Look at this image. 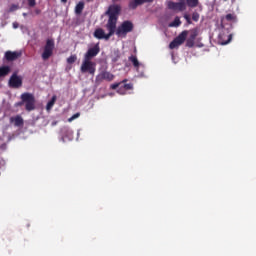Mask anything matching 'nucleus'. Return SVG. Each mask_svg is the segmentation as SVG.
I'll list each match as a JSON object with an SVG mask.
<instances>
[{
	"instance_id": "obj_1",
	"label": "nucleus",
	"mask_w": 256,
	"mask_h": 256,
	"mask_svg": "<svg viewBox=\"0 0 256 256\" xmlns=\"http://www.w3.org/2000/svg\"><path fill=\"white\" fill-rule=\"evenodd\" d=\"M121 13V5H110L106 11L108 15V21L106 23V29L108 30V39L117 33V22Z\"/></svg>"
},
{
	"instance_id": "obj_2",
	"label": "nucleus",
	"mask_w": 256,
	"mask_h": 256,
	"mask_svg": "<svg viewBox=\"0 0 256 256\" xmlns=\"http://www.w3.org/2000/svg\"><path fill=\"white\" fill-rule=\"evenodd\" d=\"M25 103V109L27 111H33L36 107V99L33 95V93H22L21 94V101H18V103H16L17 106H22Z\"/></svg>"
},
{
	"instance_id": "obj_3",
	"label": "nucleus",
	"mask_w": 256,
	"mask_h": 256,
	"mask_svg": "<svg viewBox=\"0 0 256 256\" xmlns=\"http://www.w3.org/2000/svg\"><path fill=\"white\" fill-rule=\"evenodd\" d=\"M82 73H90V75H95L96 73V63L91 61L89 50L85 53L83 62L81 64Z\"/></svg>"
},
{
	"instance_id": "obj_4",
	"label": "nucleus",
	"mask_w": 256,
	"mask_h": 256,
	"mask_svg": "<svg viewBox=\"0 0 256 256\" xmlns=\"http://www.w3.org/2000/svg\"><path fill=\"white\" fill-rule=\"evenodd\" d=\"M133 29L134 23H132V21H123L116 29V35H118V37H127V33H131Z\"/></svg>"
},
{
	"instance_id": "obj_5",
	"label": "nucleus",
	"mask_w": 256,
	"mask_h": 256,
	"mask_svg": "<svg viewBox=\"0 0 256 256\" xmlns=\"http://www.w3.org/2000/svg\"><path fill=\"white\" fill-rule=\"evenodd\" d=\"M127 79H123L120 83H112V89H118V92L121 94H125L126 91L133 89V83H127Z\"/></svg>"
},
{
	"instance_id": "obj_6",
	"label": "nucleus",
	"mask_w": 256,
	"mask_h": 256,
	"mask_svg": "<svg viewBox=\"0 0 256 256\" xmlns=\"http://www.w3.org/2000/svg\"><path fill=\"white\" fill-rule=\"evenodd\" d=\"M188 33V31H182L181 33H179V35L170 42V49H176V47H179L180 45H182V43H185L188 37Z\"/></svg>"
},
{
	"instance_id": "obj_7",
	"label": "nucleus",
	"mask_w": 256,
	"mask_h": 256,
	"mask_svg": "<svg viewBox=\"0 0 256 256\" xmlns=\"http://www.w3.org/2000/svg\"><path fill=\"white\" fill-rule=\"evenodd\" d=\"M55 49V41L54 39H47L46 45L44 47V51L42 53V59L47 60L53 55V51Z\"/></svg>"
},
{
	"instance_id": "obj_8",
	"label": "nucleus",
	"mask_w": 256,
	"mask_h": 256,
	"mask_svg": "<svg viewBox=\"0 0 256 256\" xmlns=\"http://www.w3.org/2000/svg\"><path fill=\"white\" fill-rule=\"evenodd\" d=\"M22 85H23V79L21 75H18L17 72L12 73L8 81V86L12 87L13 89H19V87H22Z\"/></svg>"
},
{
	"instance_id": "obj_9",
	"label": "nucleus",
	"mask_w": 256,
	"mask_h": 256,
	"mask_svg": "<svg viewBox=\"0 0 256 256\" xmlns=\"http://www.w3.org/2000/svg\"><path fill=\"white\" fill-rule=\"evenodd\" d=\"M115 75L111 73L110 71H100L98 75H96V83H101V81H113Z\"/></svg>"
},
{
	"instance_id": "obj_10",
	"label": "nucleus",
	"mask_w": 256,
	"mask_h": 256,
	"mask_svg": "<svg viewBox=\"0 0 256 256\" xmlns=\"http://www.w3.org/2000/svg\"><path fill=\"white\" fill-rule=\"evenodd\" d=\"M169 8L174 9V11H185L187 9L186 0H178V2L172 1L169 3Z\"/></svg>"
},
{
	"instance_id": "obj_11",
	"label": "nucleus",
	"mask_w": 256,
	"mask_h": 256,
	"mask_svg": "<svg viewBox=\"0 0 256 256\" xmlns=\"http://www.w3.org/2000/svg\"><path fill=\"white\" fill-rule=\"evenodd\" d=\"M22 51H6L5 52V59L6 61H16L21 57Z\"/></svg>"
},
{
	"instance_id": "obj_12",
	"label": "nucleus",
	"mask_w": 256,
	"mask_h": 256,
	"mask_svg": "<svg viewBox=\"0 0 256 256\" xmlns=\"http://www.w3.org/2000/svg\"><path fill=\"white\" fill-rule=\"evenodd\" d=\"M100 45L99 43H96V45H94V47H90V49H88V55L90 58V61H92L93 57H96L98 55V53H100Z\"/></svg>"
},
{
	"instance_id": "obj_13",
	"label": "nucleus",
	"mask_w": 256,
	"mask_h": 256,
	"mask_svg": "<svg viewBox=\"0 0 256 256\" xmlns=\"http://www.w3.org/2000/svg\"><path fill=\"white\" fill-rule=\"evenodd\" d=\"M94 37H96V39H109L108 33H105L104 29L102 28L95 29Z\"/></svg>"
},
{
	"instance_id": "obj_14",
	"label": "nucleus",
	"mask_w": 256,
	"mask_h": 256,
	"mask_svg": "<svg viewBox=\"0 0 256 256\" xmlns=\"http://www.w3.org/2000/svg\"><path fill=\"white\" fill-rule=\"evenodd\" d=\"M128 60L131 61V63L134 65L135 69H139L141 63H140L137 55H130V57H128Z\"/></svg>"
},
{
	"instance_id": "obj_15",
	"label": "nucleus",
	"mask_w": 256,
	"mask_h": 256,
	"mask_svg": "<svg viewBox=\"0 0 256 256\" xmlns=\"http://www.w3.org/2000/svg\"><path fill=\"white\" fill-rule=\"evenodd\" d=\"M10 121L12 122L14 121V125H16L17 127H20L24 123V119L23 117H21V115H16V117H11Z\"/></svg>"
},
{
	"instance_id": "obj_16",
	"label": "nucleus",
	"mask_w": 256,
	"mask_h": 256,
	"mask_svg": "<svg viewBox=\"0 0 256 256\" xmlns=\"http://www.w3.org/2000/svg\"><path fill=\"white\" fill-rule=\"evenodd\" d=\"M11 71V67H9V65H3L2 67H0V77H6L7 75H9Z\"/></svg>"
},
{
	"instance_id": "obj_17",
	"label": "nucleus",
	"mask_w": 256,
	"mask_h": 256,
	"mask_svg": "<svg viewBox=\"0 0 256 256\" xmlns=\"http://www.w3.org/2000/svg\"><path fill=\"white\" fill-rule=\"evenodd\" d=\"M84 7H85L84 1H80V2L77 3V5L75 6V13H76L77 15H81V13L83 12Z\"/></svg>"
},
{
	"instance_id": "obj_18",
	"label": "nucleus",
	"mask_w": 256,
	"mask_h": 256,
	"mask_svg": "<svg viewBox=\"0 0 256 256\" xmlns=\"http://www.w3.org/2000/svg\"><path fill=\"white\" fill-rule=\"evenodd\" d=\"M56 101H57V97H56V95H53L52 98L50 99V101H48L46 104L47 111H50L52 109V107H54Z\"/></svg>"
},
{
	"instance_id": "obj_19",
	"label": "nucleus",
	"mask_w": 256,
	"mask_h": 256,
	"mask_svg": "<svg viewBox=\"0 0 256 256\" xmlns=\"http://www.w3.org/2000/svg\"><path fill=\"white\" fill-rule=\"evenodd\" d=\"M190 34H191L192 45H193V47H194L195 41H196V37H198V30H197V29H192V30L190 31Z\"/></svg>"
},
{
	"instance_id": "obj_20",
	"label": "nucleus",
	"mask_w": 256,
	"mask_h": 256,
	"mask_svg": "<svg viewBox=\"0 0 256 256\" xmlns=\"http://www.w3.org/2000/svg\"><path fill=\"white\" fill-rule=\"evenodd\" d=\"M225 19L226 21H237V15L235 13H227Z\"/></svg>"
},
{
	"instance_id": "obj_21",
	"label": "nucleus",
	"mask_w": 256,
	"mask_h": 256,
	"mask_svg": "<svg viewBox=\"0 0 256 256\" xmlns=\"http://www.w3.org/2000/svg\"><path fill=\"white\" fill-rule=\"evenodd\" d=\"M182 21L180 17H175L174 21L170 23V27H179L181 25Z\"/></svg>"
},
{
	"instance_id": "obj_22",
	"label": "nucleus",
	"mask_w": 256,
	"mask_h": 256,
	"mask_svg": "<svg viewBox=\"0 0 256 256\" xmlns=\"http://www.w3.org/2000/svg\"><path fill=\"white\" fill-rule=\"evenodd\" d=\"M18 9H20L19 5L13 3L12 5H10L9 13H13L14 11H17Z\"/></svg>"
},
{
	"instance_id": "obj_23",
	"label": "nucleus",
	"mask_w": 256,
	"mask_h": 256,
	"mask_svg": "<svg viewBox=\"0 0 256 256\" xmlns=\"http://www.w3.org/2000/svg\"><path fill=\"white\" fill-rule=\"evenodd\" d=\"M77 61V55H70V57L67 58V63L72 64Z\"/></svg>"
},
{
	"instance_id": "obj_24",
	"label": "nucleus",
	"mask_w": 256,
	"mask_h": 256,
	"mask_svg": "<svg viewBox=\"0 0 256 256\" xmlns=\"http://www.w3.org/2000/svg\"><path fill=\"white\" fill-rule=\"evenodd\" d=\"M186 46L187 47H194L193 41H192V37H191V32H190V35H189V37H188V39L186 41Z\"/></svg>"
},
{
	"instance_id": "obj_25",
	"label": "nucleus",
	"mask_w": 256,
	"mask_h": 256,
	"mask_svg": "<svg viewBox=\"0 0 256 256\" xmlns=\"http://www.w3.org/2000/svg\"><path fill=\"white\" fill-rule=\"evenodd\" d=\"M192 19H193V21H199L200 14L199 13H192Z\"/></svg>"
},
{
	"instance_id": "obj_26",
	"label": "nucleus",
	"mask_w": 256,
	"mask_h": 256,
	"mask_svg": "<svg viewBox=\"0 0 256 256\" xmlns=\"http://www.w3.org/2000/svg\"><path fill=\"white\" fill-rule=\"evenodd\" d=\"M28 6L29 7H35L36 5V0H27Z\"/></svg>"
},
{
	"instance_id": "obj_27",
	"label": "nucleus",
	"mask_w": 256,
	"mask_h": 256,
	"mask_svg": "<svg viewBox=\"0 0 256 256\" xmlns=\"http://www.w3.org/2000/svg\"><path fill=\"white\" fill-rule=\"evenodd\" d=\"M77 117H80V113H74V115L69 118V121H73L74 119H77Z\"/></svg>"
},
{
	"instance_id": "obj_28",
	"label": "nucleus",
	"mask_w": 256,
	"mask_h": 256,
	"mask_svg": "<svg viewBox=\"0 0 256 256\" xmlns=\"http://www.w3.org/2000/svg\"><path fill=\"white\" fill-rule=\"evenodd\" d=\"M184 18L186 19L187 23H189V24L192 23V19H191L190 15H184Z\"/></svg>"
},
{
	"instance_id": "obj_29",
	"label": "nucleus",
	"mask_w": 256,
	"mask_h": 256,
	"mask_svg": "<svg viewBox=\"0 0 256 256\" xmlns=\"http://www.w3.org/2000/svg\"><path fill=\"white\" fill-rule=\"evenodd\" d=\"M233 38V35H228V39L227 41H224L223 45H227V43H229L231 41V39Z\"/></svg>"
},
{
	"instance_id": "obj_30",
	"label": "nucleus",
	"mask_w": 256,
	"mask_h": 256,
	"mask_svg": "<svg viewBox=\"0 0 256 256\" xmlns=\"http://www.w3.org/2000/svg\"><path fill=\"white\" fill-rule=\"evenodd\" d=\"M35 13H36L37 15H40L41 9H35Z\"/></svg>"
},
{
	"instance_id": "obj_31",
	"label": "nucleus",
	"mask_w": 256,
	"mask_h": 256,
	"mask_svg": "<svg viewBox=\"0 0 256 256\" xmlns=\"http://www.w3.org/2000/svg\"><path fill=\"white\" fill-rule=\"evenodd\" d=\"M14 29H17L19 27L18 23H13Z\"/></svg>"
},
{
	"instance_id": "obj_32",
	"label": "nucleus",
	"mask_w": 256,
	"mask_h": 256,
	"mask_svg": "<svg viewBox=\"0 0 256 256\" xmlns=\"http://www.w3.org/2000/svg\"><path fill=\"white\" fill-rule=\"evenodd\" d=\"M195 2H196V4H197V6L199 5V0H195Z\"/></svg>"
},
{
	"instance_id": "obj_33",
	"label": "nucleus",
	"mask_w": 256,
	"mask_h": 256,
	"mask_svg": "<svg viewBox=\"0 0 256 256\" xmlns=\"http://www.w3.org/2000/svg\"><path fill=\"white\" fill-rule=\"evenodd\" d=\"M27 13H23V16L26 17Z\"/></svg>"
}]
</instances>
